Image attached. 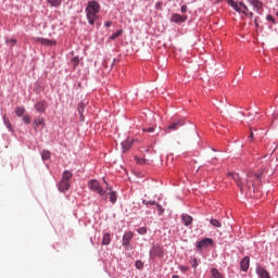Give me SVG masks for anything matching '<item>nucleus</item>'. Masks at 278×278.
<instances>
[{
    "mask_svg": "<svg viewBox=\"0 0 278 278\" xmlns=\"http://www.w3.org/2000/svg\"><path fill=\"white\" fill-rule=\"evenodd\" d=\"M252 177L262 179V173L257 174V173L250 172L248 174V180L245 185H243L242 181L240 180L239 174H236V173L231 174V178L233 179V181H236L241 192H244V187L248 188V190H251V187L253 186V180L251 179Z\"/></svg>",
    "mask_w": 278,
    "mask_h": 278,
    "instance_id": "obj_1",
    "label": "nucleus"
},
{
    "mask_svg": "<svg viewBox=\"0 0 278 278\" xmlns=\"http://www.w3.org/2000/svg\"><path fill=\"white\" fill-rule=\"evenodd\" d=\"M101 5L99 2L92 0L88 2L86 8L87 21L89 25H94V21H97L98 16L97 13L100 12Z\"/></svg>",
    "mask_w": 278,
    "mask_h": 278,
    "instance_id": "obj_2",
    "label": "nucleus"
},
{
    "mask_svg": "<svg viewBox=\"0 0 278 278\" xmlns=\"http://www.w3.org/2000/svg\"><path fill=\"white\" fill-rule=\"evenodd\" d=\"M88 188L92 192H97L104 201L108 199V194L105 193V190L101 187V185L98 182L97 179L89 180Z\"/></svg>",
    "mask_w": 278,
    "mask_h": 278,
    "instance_id": "obj_3",
    "label": "nucleus"
},
{
    "mask_svg": "<svg viewBox=\"0 0 278 278\" xmlns=\"http://www.w3.org/2000/svg\"><path fill=\"white\" fill-rule=\"evenodd\" d=\"M155 257H164V248L160 244H154L150 251V258L155 260Z\"/></svg>",
    "mask_w": 278,
    "mask_h": 278,
    "instance_id": "obj_4",
    "label": "nucleus"
},
{
    "mask_svg": "<svg viewBox=\"0 0 278 278\" xmlns=\"http://www.w3.org/2000/svg\"><path fill=\"white\" fill-rule=\"evenodd\" d=\"M248 2L260 15L264 14V2L260 0H248Z\"/></svg>",
    "mask_w": 278,
    "mask_h": 278,
    "instance_id": "obj_5",
    "label": "nucleus"
},
{
    "mask_svg": "<svg viewBox=\"0 0 278 278\" xmlns=\"http://www.w3.org/2000/svg\"><path fill=\"white\" fill-rule=\"evenodd\" d=\"M179 127H184V121L181 119L174 121L172 124L167 126V128H165V134H170V131H177Z\"/></svg>",
    "mask_w": 278,
    "mask_h": 278,
    "instance_id": "obj_6",
    "label": "nucleus"
},
{
    "mask_svg": "<svg viewBox=\"0 0 278 278\" xmlns=\"http://www.w3.org/2000/svg\"><path fill=\"white\" fill-rule=\"evenodd\" d=\"M212 244H214V240H212L210 238H205L198 242L197 249H199V250L207 249Z\"/></svg>",
    "mask_w": 278,
    "mask_h": 278,
    "instance_id": "obj_7",
    "label": "nucleus"
},
{
    "mask_svg": "<svg viewBox=\"0 0 278 278\" xmlns=\"http://www.w3.org/2000/svg\"><path fill=\"white\" fill-rule=\"evenodd\" d=\"M170 21L172 23H186V21H188V16L175 13L172 15Z\"/></svg>",
    "mask_w": 278,
    "mask_h": 278,
    "instance_id": "obj_8",
    "label": "nucleus"
},
{
    "mask_svg": "<svg viewBox=\"0 0 278 278\" xmlns=\"http://www.w3.org/2000/svg\"><path fill=\"white\" fill-rule=\"evenodd\" d=\"M228 5H230V8H233V10L236 12H239L241 14H247V11H242V8L240 7V4H238V2L233 1V0H226Z\"/></svg>",
    "mask_w": 278,
    "mask_h": 278,
    "instance_id": "obj_9",
    "label": "nucleus"
},
{
    "mask_svg": "<svg viewBox=\"0 0 278 278\" xmlns=\"http://www.w3.org/2000/svg\"><path fill=\"white\" fill-rule=\"evenodd\" d=\"M71 188V182L68 180L62 179L59 184L60 192H66Z\"/></svg>",
    "mask_w": 278,
    "mask_h": 278,
    "instance_id": "obj_10",
    "label": "nucleus"
},
{
    "mask_svg": "<svg viewBox=\"0 0 278 278\" xmlns=\"http://www.w3.org/2000/svg\"><path fill=\"white\" fill-rule=\"evenodd\" d=\"M131 238H134V232L128 231L123 236V247H129V242H131Z\"/></svg>",
    "mask_w": 278,
    "mask_h": 278,
    "instance_id": "obj_11",
    "label": "nucleus"
},
{
    "mask_svg": "<svg viewBox=\"0 0 278 278\" xmlns=\"http://www.w3.org/2000/svg\"><path fill=\"white\" fill-rule=\"evenodd\" d=\"M250 262L251 260L249 258V256H244L241 260V270H243V273H247L249 270Z\"/></svg>",
    "mask_w": 278,
    "mask_h": 278,
    "instance_id": "obj_12",
    "label": "nucleus"
},
{
    "mask_svg": "<svg viewBox=\"0 0 278 278\" xmlns=\"http://www.w3.org/2000/svg\"><path fill=\"white\" fill-rule=\"evenodd\" d=\"M35 110L40 113L45 112L47 110V102L45 101L37 102L35 104Z\"/></svg>",
    "mask_w": 278,
    "mask_h": 278,
    "instance_id": "obj_13",
    "label": "nucleus"
},
{
    "mask_svg": "<svg viewBox=\"0 0 278 278\" xmlns=\"http://www.w3.org/2000/svg\"><path fill=\"white\" fill-rule=\"evenodd\" d=\"M106 190H109V192L106 193V198H108V194L110 195V201L111 203H116V192L112 191V188L108 187V184H106Z\"/></svg>",
    "mask_w": 278,
    "mask_h": 278,
    "instance_id": "obj_14",
    "label": "nucleus"
},
{
    "mask_svg": "<svg viewBox=\"0 0 278 278\" xmlns=\"http://www.w3.org/2000/svg\"><path fill=\"white\" fill-rule=\"evenodd\" d=\"M256 273L261 278H270V274H268L263 267H257Z\"/></svg>",
    "mask_w": 278,
    "mask_h": 278,
    "instance_id": "obj_15",
    "label": "nucleus"
},
{
    "mask_svg": "<svg viewBox=\"0 0 278 278\" xmlns=\"http://www.w3.org/2000/svg\"><path fill=\"white\" fill-rule=\"evenodd\" d=\"M38 42H41V45H47L48 47H54V45H56L55 40L45 38H38Z\"/></svg>",
    "mask_w": 278,
    "mask_h": 278,
    "instance_id": "obj_16",
    "label": "nucleus"
},
{
    "mask_svg": "<svg viewBox=\"0 0 278 278\" xmlns=\"http://www.w3.org/2000/svg\"><path fill=\"white\" fill-rule=\"evenodd\" d=\"M181 219L185 223L186 227H188L189 225H192V216L188 214H182Z\"/></svg>",
    "mask_w": 278,
    "mask_h": 278,
    "instance_id": "obj_17",
    "label": "nucleus"
},
{
    "mask_svg": "<svg viewBox=\"0 0 278 278\" xmlns=\"http://www.w3.org/2000/svg\"><path fill=\"white\" fill-rule=\"evenodd\" d=\"M71 177H73V173L70 170H64L62 175V179L65 181H70Z\"/></svg>",
    "mask_w": 278,
    "mask_h": 278,
    "instance_id": "obj_18",
    "label": "nucleus"
},
{
    "mask_svg": "<svg viewBox=\"0 0 278 278\" xmlns=\"http://www.w3.org/2000/svg\"><path fill=\"white\" fill-rule=\"evenodd\" d=\"M211 274L213 278H223V274H220V271H218L216 268H212Z\"/></svg>",
    "mask_w": 278,
    "mask_h": 278,
    "instance_id": "obj_19",
    "label": "nucleus"
},
{
    "mask_svg": "<svg viewBox=\"0 0 278 278\" xmlns=\"http://www.w3.org/2000/svg\"><path fill=\"white\" fill-rule=\"evenodd\" d=\"M110 242H112V239L110 238V233H104L102 238V244L108 245L110 244Z\"/></svg>",
    "mask_w": 278,
    "mask_h": 278,
    "instance_id": "obj_20",
    "label": "nucleus"
},
{
    "mask_svg": "<svg viewBox=\"0 0 278 278\" xmlns=\"http://www.w3.org/2000/svg\"><path fill=\"white\" fill-rule=\"evenodd\" d=\"M15 114H16V116H23V114H25V108H23V106L16 108Z\"/></svg>",
    "mask_w": 278,
    "mask_h": 278,
    "instance_id": "obj_21",
    "label": "nucleus"
},
{
    "mask_svg": "<svg viewBox=\"0 0 278 278\" xmlns=\"http://www.w3.org/2000/svg\"><path fill=\"white\" fill-rule=\"evenodd\" d=\"M123 146V152L125 153L126 151H129V149H131V143H129L128 141H124L122 142Z\"/></svg>",
    "mask_w": 278,
    "mask_h": 278,
    "instance_id": "obj_22",
    "label": "nucleus"
},
{
    "mask_svg": "<svg viewBox=\"0 0 278 278\" xmlns=\"http://www.w3.org/2000/svg\"><path fill=\"white\" fill-rule=\"evenodd\" d=\"M41 157L43 161H47L51 157V152H49L48 150H43V152L41 153Z\"/></svg>",
    "mask_w": 278,
    "mask_h": 278,
    "instance_id": "obj_23",
    "label": "nucleus"
},
{
    "mask_svg": "<svg viewBox=\"0 0 278 278\" xmlns=\"http://www.w3.org/2000/svg\"><path fill=\"white\" fill-rule=\"evenodd\" d=\"M123 35V29L117 30L116 33L111 35V40H116V38H118V36Z\"/></svg>",
    "mask_w": 278,
    "mask_h": 278,
    "instance_id": "obj_24",
    "label": "nucleus"
},
{
    "mask_svg": "<svg viewBox=\"0 0 278 278\" xmlns=\"http://www.w3.org/2000/svg\"><path fill=\"white\" fill-rule=\"evenodd\" d=\"M71 64L74 68H77V66H79V58L75 56L74 59H72Z\"/></svg>",
    "mask_w": 278,
    "mask_h": 278,
    "instance_id": "obj_25",
    "label": "nucleus"
},
{
    "mask_svg": "<svg viewBox=\"0 0 278 278\" xmlns=\"http://www.w3.org/2000/svg\"><path fill=\"white\" fill-rule=\"evenodd\" d=\"M35 127H40V125H45V118H37L34 121Z\"/></svg>",
    "mask_w": 278,
    "mask_h": 278,
    "instance_id": "obj_26",
    "label": "nucleus"
},
{
    "mask_svg": "<svg viewBox=\"0 0 278 278\" xmlns=\"http://www.w3.org/2000/svg\"><path fill=\"white\" fill-rule=\"evenodd\" d=\"M239 5L243 9H241V12H245V16L249 14V7H247V4H244V2H239Z\"/></svg>",
    "mask_w": 278,
    "mask_h": 278,
    "instance_id": "obj_27",
    "label": "nucleus"
},
{
    "mask_svg": "<svg viewBox=\"0 0 278 278\" xmlns=\"http://www.w3.org/2000/svg\"><path fill=\"white\" fill-rule=\"evenodd\" d=\"M210 223L213 225V227H223V224H220L218 219H211Z\"/></svg>",
    "mask_w": 278,
    "mask_h": 278,
    "instance_id": "obj_28",
    "label": "nucleus"
},
{
    "mask_svg": "<svg viewBox=\"0 0 278 278\" xmlns=\"http://www.w3.org/2000/svg\"><path fill=\"white\" fill-rule=\"evenodd\" d=\"M135 266L138 268V270H142V268H144V263H142V261H137Z\"/></svg>",
    "mask_w": 278,
    "mask_h": 278,
    "instance_id": "obj_29",
    "label": "nucleus"
},
{
    "mask_svg": "<svg viewBox=\"0 0 278 278\" xmlns=\"http://www.w3.org/2000/svg\"><path fill=\"white\" fill-rule=\"evenodd\" d=\"M22 121L26 123V125H29L31 123V117H29V115H24Z\"/></svg>",
    "mask_w": 278,
    "mask_h": 278,
    "instance_id": "obj_30",
    "label": "nucleus"
},
{
    "mask_svg": "<svg viewBox=\"0 0 278 278\" xmlns=\"http://www.w3.org/2000/svg\"><path fill=\"white\" fill-rule=\"evenodd\" d=\"M155 206L159 211V216H162V214H164V207H162L160 203H156Z\"/></svg>",
    "mask_w": 278,
    "mask_h": 278,
    "instance_id": "obj_31",
    "label": "nucleus"
},
{
    "mask_svg": "<svg viewBox=\"0 0 278 278\" xmlns=\"http://www.w3.org/2000/svg\"><path fill=\"white\" fill-rule=\"evenodd\" d=\"M137 232L140 233V236L147 235V227H140L137 229Z\"/></svg>",
    "mask_w": 278,
    "mask_h": 278,
    "instance_id": "obj_32",
    "label": "nucleus"
},
{
    "mask_svg": "<svg viewBox=\"0 0 278 278\" xmlns=\"http://www.w3.org/2000/svg\"><path fill=\"white\" fill-rule=\"evenodd\" d=\"M4 125H7L8 129H12V124H10V119L8 117H3Z\"/></svg>",
    "mask_w": 278,
    "mask_h": 278,
    "instance_id": "obj_33",
    "label": "nucleus"
},
{
    "mask_svg": "<svg viewBox=\"0 0 278 278\" xmlns=\"http://www.w3.org/2000/svg\"><path fill=\"white\" fill-rule=\"evenodd\" d=\"M142 203H143V205L149 206V205H156L157 202L143 200Z\"/></svg>",
    "mask_w": 278,
    "mask_h": 278,
    "instance_id": "obj_34",
    "label": "nucleus"
},
{
    "mask_svg": "<svg viewBox=\"0 0 278 278\" xmlns=\"http://www.w3.org/2000/svg\"><path fill=\"white\" fill-rule=\"evenodd\" d=\"M143 131H146L148 134H153V131H155V128L154 127L143 128Z\"/></svg>",
    "mask_w": 278,
    "mask_h": 278,
    "instance_id": "obj_35",
    "label": "nucleus"
},
{
    "mask_svg": "<svg viewBox=\"0 0 278 278\" xmlns=\"http://www.w3.org/2000/svg\"><path fill=\"white\" fill-rule=\"evenodd\" d=\"M136 162H137V164H147V160H144V159H140V157H136Z\"/></svg>",
    "mask_w": 278,
    "mask_h": 278,
    "instance_id": "obj_36",
    "label": "nucleus"
},
{
    "mask_svg": "<svg viewBox=\"0 0 278 278\" xmlns=\"http://www.w3.org/2000/svg\"><path fill=\"white\" fill-rule=\"evenodd\" d=\"M179 270H180L181 273H188V270H190V268H188L187 266L180 265V266H179Z\"/></svg>",
    "mask_w": 278,
    "mask_h": 278,
    "instance_id": "obj_37",
    "label": "nucleus"
},
{
    "mask_svg": "<svg viewBox=\"0 0 278 278\" xmlns=\"http://www.w3.org/2000/svg\"><path fill=\"white\" fill-rule=\"evenodd\" d=\"M84 108H85V104L80 103L79 106H78V113L79 114H84Z\"/></svg>",
    "mask_w": 278,
    "mask_h": 278,
    "instance_id": "obj_38",
    "label": "nucleus"
},
{
    "mask_svg": "<svg viewBox=\"0 0 278 278\" xmlns=\"http://www.w3.org/2000/svg\"><path fill=\"white\" fill-rule=\"evenodd\" d=\"M180 12L182 14H186L188 12V7L187 5H182L181 9H180Z\"/></svg>",
    "mask_w": 278,
    "mask_h": 278,
    "instance_id": "obj_39",
    "label": "nucleus"
},
{
    "mask_svg": "<svg viewBox=\"0 0 278 278\" xmlns=\"http://www.w3.org/2000/svg\"><path fill=\"white\" fill-rule=\"evenodd\" d=\"M7 42L9 45H11L12 47H14V45L16 43V39H9V40H7Z\"/></svg>",
    "mask_w": 278,
    "mask_h": 278,
    "instance_id": "obj_40",
    "label": "nucleus"
},
{
    "mask_svg": "<svg viewBox=\"0 0 278 278\" xmlns=\"http://www.w3.org/2000/svg\"><path fill=\"white\" fill-rule=\"evenodd\" d=\"M197 266H199V261H197V258H193L192 268H197Z\"/></svg>",
    "mask_w": 278,
    "mask_h": 278,
    "instance_id": "obj_41",
    "label": "nucleus"
},
{
    "mask_svg": "<svg viewBox=\"0 0 278 278\" xmlns=\"http://www.w3.org/2000/svg\"><path fill=\"white\" fill-rule=\"evenodd\" d=\"M51 5H58V0H48Z\"/></svg>",
    "mask_w": 278,
    "mask_h": 278,
    "instance_id": "obj_42",
    "label": "nucleus"
},
{
    "mask_svg": "<svg viewBox=\"0 0 278 278\" xmlns=\"http://www.w3.org/2000/svg\"><path fill=\"white\" fill-rule=\"evenodd\" d=\"M267 21H273V23H275V17H273V15H268Z\"/></svg>",
    "mask_w": 278,
    "mask_h": 278,
    "instance_id": "obj_43",
    "label": "nucleus"
},
{
    "mask_svg": "<svg viewBox=\"0 0 278 278\" xmlns=\"http://www.w3.org/2000/svg\"><path fill=\"white\" fill-rule=\"evenodd\" d=\"M105 27H112V22H105Z\"/></svg>",
    "mask_w": 278,
    "mask_h": 278,
    "instance_id": "obj_44",
    "label": "nucleus"
},
{
    "mask_svg": "<svg viewBox=\"0 0 278 278\" xmlns=\"http://www.w3.org/2000/svg\"><path fill=\"white\" fill-rule=\"evenodd\" d=\"M254 138V135H253V131H251L250 136H249V140H253Z\"/></svg>",
    "mask_w": 278,
    "mask_h": 278,
    "instance_id": "obj_45",
    "label": "nucleus"
},
{
    "mask_svg": "<svg viewBox=\"0 0 278 278\" xmlns=\"http://www.w3.org/2000/svg\"><path fill=\"white\" fill-rule=\"evenodd\" d=\"M248 15L250 16V18H253V12H249Z\"/></svg>",
    "mask_w": 278,
    "mask_h": 278,
    "instance_id": "obj_46",
    "label": "nucleus"
},
{
    "mask_svg": "<svg viewBox=\"0 0 278 278\" xmlns=\"http://www.w3.org/2000/svg\"><path fill=\"white\" fill-rule=\"evenodd\" d=\"M156 8H162V3H161V2H157V3H156Z\"/></svg>",
    "mask_w": 278,
    "mask_h": 278,
    "instance_id": "obj_47",
    "label": "nucleus"
},
{
    "mask_svg": "<svg viewBox=\"0 0 278 278\" xmlns=\"http://www.w3.org/2000/svg\"><path fill=\"white\" fill-rule=\"evenodd\" d=\"M255 25L256 27H260V24H257V17H255Z\"/></svg>",
    "mask_w": 278,
    "mask_h": 278,
    "instance_id": "obj_48",
    "label": "nucleus"
},
{
    "mask_svg": "<svg viewBox=\"0 0 278 278\" xmlns=\"http://www.w3.org/2000/svg\"><path fill=\"white\" fill-rule=\"evenodd\" d=\"M80 121H84V113L80 114Z\"/></svg>",
    "mask_w": 278,
    "mask_h": 278,
    "instance_id": "obj_49",
    "label": "nucleus"
},
{
    "mask_svg": "<svg viewBox=\"0 0 278 278\" xmlns=\"http://www.w3.org/2000/svg\"><path fill=\"white\" fill-rule=\"evenodd\" d=\"M172 278H181V277H179V276H177V275H174Z\"/></svg>",
    "mask_w": 278,
    "mask_h": 278,
    "instance_id": "obj_50",
    "label": "nucleus"
},
{
    "mask_svg": "<svg viewBox=\"0 0 278 278\" xmlns=\"http://www.w3.org/2000/svg\"><path fill=\"white\" fill-rule=\"evenodd\" d=\"M103 182H104V184H108V181H106L105 179H103Z\"/></svg>",
    "mask_w": 278,
    "mask_h": 278,
    "instance_id": "obj_51",
    "label": "nucleus"
}]
</instances>
